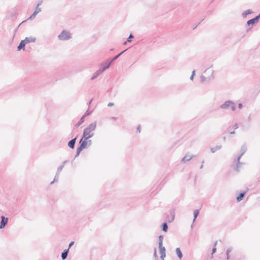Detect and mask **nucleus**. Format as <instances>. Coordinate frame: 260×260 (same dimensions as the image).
<instances>
[{
  "mask_svg": "<svg viewBox=\"0 0 260 260\" xmlns=\"http://www.w3.org/2000/svg\"><path fill=\"white\" fill-rule=\"evenodd\" d=\"M154 256L156 258H157V257H158V256H157V253H156V249H154Z\"/></svg>",
  "mask_w": 260,
  "mask_h": 260,
  "instance_id": "c03bdc74",
  "label": "nucleus"
},
{
  "mask_svg": "<svg viewBox=\"0 0 260 260\" xmlns=\"http://www.w3.org/2000/svg\"><path fill=\"white\" fill-rule=\"evenodd\" d=\"M214 73V70L212 68V66H210L204 72V74L207 77H210V80L213 78V74Z\"/></svg>",
  "mask_w": 260,
  "mask_h": 260,
  "instance_id": "39448f33",
  "label": "nucleus"
},
{
  "mask_svg": "<svg viewBox=\"0 0 260 260\" xmlns=\"http://www.w3.org/2000/svg\"><path fill=\"white\" fill-rule=\"evenodd\" d=\"M203 20H204V19H202V20H201L200 22H199L198 23V24H197V25H196V26L193 28V29L196 28L197 27V26H198L199 24H200V23H201L202 21H203Z\"/></svg>",
  "mask_w": 260,
  "mask_h": 260,
  "instance_id": "09e8293b",
  "label": "nucleus"
},
{
  "mask_svg": "<svg viewBox=\"0 0 260 260\" xmlns=\"http://www.w3.org/2000/svg\"><path fill=\"white\" fill-rule=\"evenodd\" d=\"M204 160H203V161H202V165H201V166H200V169H202V168H203V164H204Z\"/></svg>",
  "mask_w": 260,
  "mask_h": 260,
  "instance_id": "8fccbe9b",
  "label": "nucleus"
},
{
  "mask_svg": "<svg viewBox=\"0 0 260 260\" xmlns=\"http://www.w3.org/2000/svg\"><path fill=\"white\" fill-rule=\"evenodd\" d=\"M193 224L192 223V224H191V228H193Z\"/></svg>",
  "mask_w": 260,
  "mask_h": 260,
  "instance_id": "052dcab7",
  "label": "nucleus"
},
{
  "mask_svg": "<svg viewBox=\"0 0 260 260\" xmlns=\"http://www.w3.org/2000/svg\"><path fill=\"white\" fill-rule=\"evenodd\" d=\"M225 139H226V137H223V140L224 141H225Z\"/></svg>",
  "mask_w": 260,
  "mask_h": 260,
  "instance_id": "4d7b16f0",
  "label": "nucleus"
},
{
  "mask_svg": "<svg viewBox=\"0 0 260 260\" xmlns=\"http://www.w3.org/2000/svg\"><path fill=\"white\" fill-rule=\"evenodd\" d=\"M232 105L231 106L230 108L231 109L232 111H235L236 110V105L235 103L233 102Z\"/></svg>",
  "mask_w": 260,
  "mask_h": 260,
  "instance_id": "473e14b6",
  "label": "nucleus"
},
{
  "mask_svg": "<svg viewBox=\"0 0 260 260\" xmlns=\"http://www.w3.org/2000/svg\"><path fill=\"white\" fill-rule=\"evenodd\" d=\"M243 155H242L241 154H240L237 158L236 159H235V161H237V165H236V166L235 167L234 169L237 171V172H239V166H240V158H241V157Z\"/></svg>",
  "mask_w": 260,
  "mask_h": 260,
  "instance_id": "f8f14e48",
  "label": "nucleus"
},
{
  "mask_svg": "<svg viewBox=\"0 0 260 260\" xmlns=\"http://www.w3.org/2000/svg\"><path fill=\"white\" fill-rule=\"evenodd\" d=\"M199 214V210H195L193 212V223L195 221L196 218H197Z\"/></svg>",
  "mask_w": 260,
  "mask_h": 260,
  "instance_id": "bb28decb",
  "label": "nucleus"
},
{
  "mask_svg": "<svg viewBox=\"0 0 260 260\" xmlns=\"http://www.w3.org/2000/svg\"><path fill=\"white\" fill-rule=\"evenodd\" d=\"M134 38V36L132 34H131L129 36V37H128V38L127 39V42H128L129 43L131 42H132L131 39H133Z\"/></svg>",
  "mask_w": 260,
  "mask_h": 260,
  "instance_id": "2f4dec72",
  "label": "nucleus"
},
{
  "mask_svg": "<svg viewBox=\"0 0 260 260\" xmlns=\"http://www.w3.org/2000/svg\"><path fill=\"white\" fill-rule=\"evenodd\" d=\"M92 101V99H91L90 100V101L89 102V103H88V106H89L90 105V104L91 103Z\"/></svg>",
  "mask_w": 260,
  "mask_h": 260,
  "instance_id": "864d4df0",
  "label": "nucleus"
},
{
  "mask_svg": "<svg viewBox=\"0 0 260 260\" xmlns=\"http://www.w3.org/2000/svg\"><path fill=\"white\" fill-rule=\"evenodd\" d=\"M258 179H260V173H259V175Z\"/></svg>",
  "mask_w": 260,
  "mask_h": 260,
  "instance_id": "680f3d73",
  "label": "nucleus"
},
{
  "mask_svg": "<svg viewBox=\"0 0 260 260\" xmlns=\"http://www.w3.org/2000/svg\"><path fill=\"white\" fill-rule=\"evenodd\" d=\"M137 132L138 133H140V132H141V127H140V125H138V126L137 128Z\"/></svg>",
  "mask_w": 260,
  "mask_h": 260,
  "instance_id": "79ce46f5",
  "label": "nucleus"
},
{
  "mask_svg": "<svg viewBox=\"0 0 260 260\" xmlns=\"http://www.w3.org/2000/svg\"><path fill=\"white\" fill-rule=\"evenodd\" d=\"M230 134H234L235 133V130L229 132Z\"/></svg>",
  "mask_w": 260,
  "mask_h": 260,
  "instance_id": "3c124183",
  "label": "nucleus"
},
{
  "mask_svg": "<svg viewBox=\"0 0 260 260\" xmlns=\"http://www.w3.org/2000/svg\"><path fill=\"white\" fill-rule=\"evenodd\" d=\"M77 137H75L72 140H71L68 143V146L69 147H70L71 149H74L75 143L76 142Z\"/></svg>",
  "mask_w": 260,
  "mask_h": 260,
  "instance_id": "9b49d317",
  "label": "nucleus"
},
{
  "mask_svg": "<svg viewBox=\"0 0 260 260\" xmlns=\"http://www.w3.org/2000/svg\"><path fill=\"white\" fill-rule=\"evenodd\" d=\"M37 13L34 11V12L33 13V14L29 17V19H33L34 18H35V17L37 15Z\"/></svg>",
  "mask_w": 260,
  "mask_h": 260,
  "instance_id": "72a5a7b5",
  "label": "nucleus"
},
{
  "mask_svg": "<svg viewBox=\"0 0 260 260\" xmlns=\"http://www.w3.org/2000/svg\"><path fill=\"white\" fill-rule=\"evenodd\" d=\"M194 156L193 155H189L187 154L181 159V162H185L191 159Z\"/></svg>",
  "mask_w": 260,
  "mask_h": 260,
  "instance_id": "4468645a",
  "label": "nucleus"
},
{
  "mask_svg": "<svg viewBox=\"0 0 260 260\" xmlns=\"http://www.w3.org/2000/svg\"><path fill=\"white\" fill-rule=\"evenodd\" d=\"M91 113H92V111H89L88 110H87L82 116H84V118H85L86 116L90 115Z\"/></svg>",
  "mask_w": 260,
  "mask_h": 260,
  "instance_id": "7c9ffc66",
  "label": "nucleus"
},
{
  "mask_svg": "<svg viewBox=\"0 0 260 260\" xmlns=\"http://www.w3.org/2000/svg\"><path fill=\"white\" fill-rule=\"evenodd\" d=\"M238 108H239L240 109H242V107H243V105H242V104H241V103H239V104H238Z\"/></svg>",
  "mask_w": 260,
  "mask_h": 260,
  "instance_id": "a18cd8bd",
  "label": "nucleus"
},
{
  "mask_svg": "<svg viewBox=\"0 0 260 260\" xmlns=\"http://www.w3.org/2000/svg\"><path fill=\"white\" fill-rule=\"evenodd\" d=\"M246 191H247L242 192L239 194V196L237 197V199H236L237 202H240L243 199V198L245 196V194L246 193Z\"/></svg>",
  "mask_w": 260,
  "mask_h": 260,
  "instance_id": "a211bd4d",
  "label": "nucleus"
},
{
  "mask_svg": "<svg viewBox=\"0 0 260 260\" xmlns=\"http://www.w3.org/2000/svg\"><path fill=\"white\" fill-rule=\"evenodd\" d=\"M210 80V77H207V76H205L204 74H203L201 76V82L203 83L205 82H209Z\"/></svg>",
  "mask_w": 260,
  "mask_h": 260,
  "instance_id": "dca6fc26",
  "label": "nucleus"
},
{
  "mask_svg": "<svg viewBox=\"0 0 260 260\" xmlns=\"http://www.w3.org/2000/svg\"><path fill=\"white\" fill-rule=\"evenodd\" d=\"M74 244V241H72L70 243L69 245V247L68 249H69V250L70 249V248Z\"/></svg>",
  "mask_w": 260,
  "mask_h": 260,
  "instance_id": "ea45409f",
  "label": "nucleus"
},
{
  "mask_svg": "<svg viewBox=\"0 0 260 260\" xmlns=\"http://www.w3.org/2000/svg\"><path fill=\"white\" fill-rule=\"evenodd\" d=\"M221 148V145H217L214 147H212L211 148V151L212 153L215 152L217 150H219Z\"/></svg>",
  "mask_w": 260,
  "mask_h": 260,
  "instance_id": "5701e85b",
  "label": "nucleus"
},
{
  "mask_svg": "<svg viewBox=\"0 0 260 260\" xmlns=\"http://www.w3.org/2000/svg\"><path fill=\"white\" fill-rule=\"evenodd\" d=\"M170 214L171 217H170L169 215H167L166 220L169 223L172 222L174 220L175 218V211L174 209H172L170 212Z\"/></svg>",
  "mask_w": 260,
  "mask_h": 260,
  "instance_id": "1a4fd4ad",
  "label": "nucleus"
},
{
  "mask_svg": "<svg viewBox=\"0 0 260 260\" xmlns=\"http://www.w3.org/2000/svg\"><path fill=\"white\" fill-rule=\"evenodd\" d=\"M69 250V249H64L61 253V257L62 260H64L67 258Z\"/></svg>",
  "mask_w": 260,
  "mask_h": 260,
  "instance_id": "2eb2a0df",
  "label": "nucleus"
},
{
  "mask_svg": "<svg viewBox=\"0 0 260 260\" xmlns=\"http://www.w3.org/2000/svg\"><path fill=\"white\" fill-rule=\"evenodd\" d=\"M252 13V11L251 10H250V9L247 10L245 11L242 13V16L243 17H246L247 15L251 14Z\"/></svg>",
  "mask_w": 260,
  "mask_h": 260,
  "instance_id": "a878e982",
  "label": "nucleus"
},
{
  "mask_svg": "<svg viewBox=\"0 0 260 260\" xmlns=\"http://www.w3.org/2000/svg\"><path fill=\"white\" fill-rule=\"evenodd\" d=\"M243 165V162H240V166H239V169L242 167V166Z\"/></svg>",
  "mask_w": 260,
  "mask_h": 260,
  "instance_id": "603ef678",
  "label": "nucleus"
},
{
  "mask_svg": "<svg viewBox=\"0 0 260 260\" xmlns=\"http://www.w3.org/2000/svg\"><path fill=\"white\" fill-rule=\"evenodd\" d=\"M68 162V160H64L63 161L62 164L60 165L58 168H57V175H59V173L60 172L62 171V170L63 169L64 166V165L67 163Z\"/></svg>",
  "mask_w": 260,
  "mask_h": 260,
  "instance_id": "ddd939ff",
  "label": "nucleus"
},
{
  "mask_svg": "<svg viewBox=\"0 0 260 260\" xmlns=\"http://www.w3.org/2000/svg\"><path fill=\"white\" fill-rule=\"evenodd\" d=\"M233 101H226L224 103L220 106V108L221 109H228L230 108L231 106L232 105Z\"/></svg>",
  "mask_w": 260,
  "mask_h": 260,
  "instance_id": "6e6552de",
  "label": "nucleus"
},
{
  "mask_svg": "<svg viewBox=\"0 0 260 260\" xmlns=\"http://www.w3.org/2000/svg\"><path fill=\"white\" fill-rule=\"evenodd\" d=\"M58 178H59V175H57V173H56V175H55V176L54 178V180L55 181V182H57L58 180Z\"/></svg>",
  "mask_w": 260,
  "mask_h": 260,
  "instance_id": "4c0bfd02",
  "label": "nucleus"
},
{
  "mask_svg": "<svg viewBox=\"0 0 260 260\" xmlns=\"http://www.w3.org/2000/svg\"><path fill=\"white\" fill-rule=\"evenodd\" d=\"M252 26H251L250 28H248L247 30V32H248L251 28H252Z\"/></svg>",
  "mask_w": 260,
  "mask_h": 260,
  "instance_id": "13d9d810",
  "label": "nucleus"
},
{
  "mask_svg": "<svg viewBox=\"0 0 260 260\" xmlns=\"http://www.w3.org/2000/svg\"><path fill=\"white\" fill-rule=\"evenodd\" d=\"M259 19H260V13L258 15L255 16L254 18L248 20L247 21L246 24L248 26H249L250 25H254L258 21Z\"/></svg>",
  "mask_w": 260,
  "mask_h": 260,
  "instance_id": "423d86ee",
  "label": "nucleus"
},
{
  "mask_svg": "<svg viewBox=\"0 0 260 260\" xmlns=\"http://www.w3.org/2000/svg\"><path fill=\"white\" fill-rule=\"evenodd\" d=\"M84 149L80 145L77 149V151L79 152H81Z\"/></svg>",
  "mask_w": 260,
  "mask_h": 260,
  "instance_id": "e433bc0d",
  "label": "nucleus"
},
{
  "mask_svg": "<svg viewBox=\"0 0 260 260\" xmlns=\"http://www.w3.org/2000/svg\"><path fill=\"white\" fill-rule=\"evenodd\" d=\"M175 251L178 258L181 259L182 258L183 254L180 249L179 248H177Z\"/></svg>",
  "mask_w": 260,
  "mask_h": 260,
  "instance_id": "aec40b11",
  "label": "nucleus"
},
{
  "mask_svg": "<svg viewBox=\"0 0 260 260\" xmlns=\"http://www.w3.org/2000/svg\"><path fill=\"white\" fill-rule=\"evenodd\" d=\"M80 152H79L78 151H76V155H75V158H74V159H75L76 157H77V156H79V155L80 154Z\"/></svg>",
  "mask_w": 260,
  "mask_h": 260,
  "instance_id": "de8ad7c7",
  "label": "nucleus"
},
{
  "mask_svg": "<svg viewBox=\"0 0 260 260\" xmlns=\"http://www.w3.org/2000/svg\"><path fill=\"white\" fill-rule=\"evenodd\" d=\"M55 182V181L53 180L52 181H51V182H50V184H51V185L53 184L54 183V182Z\"/></svg>",
  "mask_w": 260,
  "mask_h": 260,
  "instance_id": "5fc2aeb1",
  "label": "nucleus"
},
{
  "mask_svg": "<svg viewBox=\"0 0 260 260\" xmlns=\"http://www.w3.org/2000/svg\"><path fill=\"white\" fill-rule=\"evenodd\" d=\"M110 66H103V68L99 69L97 70L91 78V80H93L96 79L100 75L104 72L106 70L108 69Z\"/></svg>",
  "mask_w": 260,
  "mask_h": 260,
  "instance_id": "20e7f679",
  "label": "nucleus"
},
{
  "mask_svg": "<svg viewBox=\"0 0 260 260\" xmlns=\"http://www.w3.org/2000/svg\"><path fill=\"white\" fill-rule=\"evenodd\" d=\"M127 49L121 51L117 55H115L112 58H108L102 62L100 65H111L115 60H116Z\"/></svg>",
  "mask_w": 260,
  "mask_h": 260,
  "instance_id": "f03ea898",
  "label": "nucleus"
},
{
  "mask_svg": "<svg viewBox=\"0 0 260 260\" xmlns=\"http://www.w3.org/2000/svg\"><path fill=\"white\" fill-rule=\"evenodd\" d=\"M161 228H162V230L164 232H167L168 231V226L167 222L163 223L161 224Z\"/></svg>",
  "mask_w": 260,
  "mask_h": 260,
  "instance_id": "393cba45",
  "label": "nucleus"
},
{
  "mask_svg": "<svg viewBox=\"0 0 260 260\" xmlns=\"http://www.w3.org/2000/svg\"><path fill=\"white\" fill-rule=\"evenodd\" d=\"M112 119H116V117H112Z\"/></svg>",
  "mask_w": 260,
  "mask_h": 260,
  "instance_id": "bf43d9fd",
  "label": "nucleus"
},
{
  "mask_svg": "<svg viewBox=\"0 0 260 260\" xmlns=\"http://www.w3.org/2000/svg\"><path fill=\"white\" fill-rule=\"evenodd\" d=\"M238 127H239V126H238V124L237 123H236L233 126V128H234V130L237 129Z\"/></svg>",
  "mask_w": 260,
  "mask_h": 260,
  "instance_id": "a19ab883",
  "label": "nucleus"
},
{
  "mask_svg": "<svg viewBox=\"0 0 260 260\" xmlns=\"http://www.w3.org/2000/svg\"><path fill=\"white\" fill-rule=\"evenodd\" d=\"M232 249H233L232 247H230L227 249L226 251L227 259H229L230 258L229 253L232 251Z\"/></svg>",
  "mask_w": 260,
  "mask_h": 260,
  "instance_id": "c85d7f7f",
  "label": "nucleus"
},
{
  "mask_svg": "<svg viewBox=\"0 0 260 260\" xmlns=\"http://www.w3.org/2000/svg\"><path fill=\"white\" fill-rule=\"evenodd\" d=\"M216 244H217V242H216L214 243V246H216ZM216 248L215 247H214L213 248V249H212V254L216 252Z\"/></svg>",
  "mask_w": 260,
  "mask_h": 260,
  "instance_id": "c9c22d12",
  "label": "nucleus"
},
{
  "mask_svg": "<svg viewBox=\"0 0 260 260\" xmlns=\"http://www.w3.org/2000/svg\"><path fill=\"white\" fill-rule=\"evenodd\" d=\"M26 43L24 42L23 40H22L18 46L17 47V50L18 51L21 50L22 49H24L25 45Z\"/></svg>",
  "mask_w": 260,
  "mask_h": 260,
  "instance_id": "6ab92c4d",
  "label": "nucleus"
},
{
  "mask_svg": "<svg viewBox=\"0 0 260 260\" xmlns=\"http://www.w3.org/2000/svg\"><path fill=\"white\" fill-rule=\"evenodd\" d=\"M96 127V122L94 121L90 123L87 127H86L83 133L82 139L85 138V139H89L94 135V131Z\"/></svg>",
  "mask_w": 260,
  "mask_h": 260,
  "instance_id": "f257e3e1",
  "label": "nucleus"
},
{
  "mask_svg": "<svg viewBox=\"0 0 260 260\" xmlns=\"http://www.w3.org/2000/svg\"><path fill=\"white\" fill-rule=\"evenodd\" d=\"M247 151V147L245 144H244L241 147L240 152L242 155H243Z\"/></svg>",
  "mask_w": 260,
  "mask_h": 260,
  "instance_id": "412c9836",
  "label": "nucleus"
},
{
  "mask_svg": "<svg viewBox=\"0 0 260 260\" xmlns=\"http://www.w3.org/2000/svg\"><path fill=\"white\" fill-rule=\"evenodd\" d=\"M42 3V1H40L39 2V3L38 4L36 8V9L35 10V12L37 13V14H38L39 12H40L41 11V9L40 8H39V6H40Z\"/></svg>",
  "mask_w": 260,
  "mask_h": 260,
  "instance_id": "4be33fe9",
  "label": "nucleus"
},
{
  "mask_svg": "<svg viewBox=\"0 0 260 260\" xmlns=\"http://www.w3.org/2000/svg\"><path fill=\"white\" fill-rule=\"evenodd\" d=\"M87 140L88 139H85V138L82 139V138L79 141L80 145L83 149H85L87 147Z\"/></svg>",
  "mask_w": 260,
  "mask_h": 260,
  "instance_id": "9d476101",
  "label": "nucleus"
},
{
  "mask_svg": "<svg viewBox=\"0 0 260 260\" xmlns=\"http://www.w3.org/2000/svg\"><path fill=\"white\" fill-rule=\"evenodd\" d=\"M92 144V141L91 140H87V145H88V146H90Z\"/></svg>",
  "mask_w": 260,
  "mask_h": 260,
  "instance_id": "37998d69",
  "label": "nucleus"
},
{
  "mask_svg": "<svg viewBox=\"0 0 260 260\" xmlns=\"http://www.w3.org/2000/svg\"><path fill=\"white\" fill-rule=\"evenodd\" d=\"M114 105V103H111V102H110L108 103V107H112Z\"/></svg>",
  "mask_w": 260,
  "mask_h": 260,
  "instance_id": "49530a36",
  "label": "nucleus"
},
{
  "mask_svg": "<svg viewBox=\"0 0 260 260\" xmlns=\"http://www.w3.org/2000/svg\"><path fill=\"white\" fill-rule=\"evenodd\" d=\"M164 239V236L162 235H160L158 237L159 242H158V245L161 246V245H162V240Z\"/></svg>",
  "mask_w": 260,
  "mask_h": 260,
  "instance_id": "c756f323",
  "label": "nucleus"
},
{
  "mask_svg": "<svg viewBox=\"0 0 260 260\" xmlns=\"http://www.w3.org/2000/svg\"><path fill=\"white\" fill-rule=\"evenodd\" d=\"M194 75H195V70H194L192 71V74L190 77V79L191 80H193Z\"/></svg>",
  "mask_w": 260,
  "mask_h": 260,
  "instance_id": "f704fd0d",
  "label": "nucleus"
},
{
  "mask_svg": "<svg viewBox=\"0 0 260 260\" xmlns=\"http://www.w3.org/2000/svg\"><path fill=\"white\" fill-rule=\"evenodd\" d=\"M84 118H85L84 116H82V117L80 118L79 121L76 124L75 126L76 127H78L80 125H81L83 123V122L84 121Z\"/></svg>",
  "mask_w": 260,
  "mask_h": 260,
  "instance_id": "b1692460",
  "label": "nucleus"
},
{
  "mask_svg": "<svg viewBox=\"0 0 260 260\" xmlns=\"http://www.w3.org/2000/svg\"><path fill=\"white\" fill-rule=\"evenodd\" d=\"M72 38L71 34L70 32L66 30H62L60 35L58 36V39L59 40L65 41L68 40Z\"/></svg>",
  "mask_w": 260,
  "mask_h": 260,
  "instance_id": "7ed1b4c3",
  "label": "nucleus"
},
{
  "mask_svg": "<svg viewBox=\"0 0 260 260\" xmlns=\"http://www.w3.org/2000/svg\"><path fill=\"white\" fill-rule=\"evenodd\" d=\"M1 221L0 223V229H4L6 225L7 224L8 222L9 219L8 217H5L4 216L2 215L1 217Z\"/></svg>",
  "mask_w": 260,
  "mask_h": 260,
  "instance_id": "0eeeda50",
  "label": "nucleus"
},
{
  "mask_svg": "<svg viewBox=\"0 0 260 260\" xmlns=\"http://www.w3.org/2000/svg\"><path fill=\"white\" fill-rule=\"evenodd\" d=\"M36 38H34V37H26L25 38V39L24 40H23V41H24V42L27 44V43H30V42H35L36 41Z\"/></svg>",
  "mask_w": 260,
  "mask_h": 260,
  "instance_id": "f3484780",
  "label": "nucleus"
},
{
  "mask_svg": "<svg viewBox=\"0 0 260 260\" xmlns=\"http://www.w3.org/2000/svg\"><path fill=\"white\" fill-rule=\"evenodd\" d=\"M160 254L166 253V248L161 245V246L159 245Z\"/></svg>",
  "mask_w": 260,
  "mask_h": 260,
  "instance_id": "cd10ccee",
  "label": "nucleus"
},
{
  "mask_svg": "<svg viewBox=\"0 0 260 260\" xmlns=\"http://www.w3.org/2000/svg\"><path fill=\"white\" fill-rule=\"evenodd\" d=\"M127 42V41H126L124 42L123 43V44L124 45H126V44Z\"/></svg>",
  "mask_w": 260,
  "mask_h": 260,
  "instance_id": "6e6d98bb",
  "label": "nucleus"
},
{
  "mask_svg": "<svg viewBox=\"0 0 260 260\" xmlns=\"http://www.w3.org/2000/svg\"><path fill=\"white\" fill-rule=\"evenodd\" d=\"M160 254V258L162 259V260H164V258L166 257V253H162V254Z\"/></svg>",
  "mask_w": 260,
  "mask_h": 260,
  "instance_id": "58836bf2",
  "label": "nucleus"
}]
</instances>
